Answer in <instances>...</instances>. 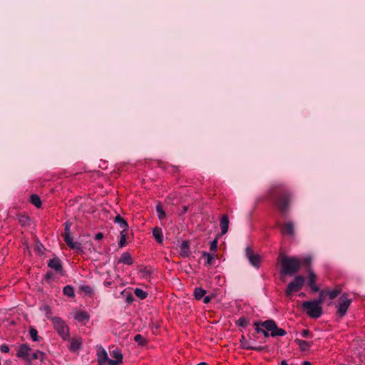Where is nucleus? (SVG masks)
Wrapping results in <instances>:
<instances>
[{
  "instance_id": "nucleus-1",
  "label": "nucleus",
  "mask_w": 365,
  "mask_h": 365,
  "mask_svg": "<svg viewBox=\"0 0 365 365\" xmlns=\"http://www.w3.org/2000/svg\"><path fill=\"white\" fill-rule=\"evenodd\" d=\"M268 197L272 200L282 216L289 212L293 199L292 192L283 183H276L271 186L268 191Z\"/></svg>"
},
{
  "instance_id": "nucleus-2",
  "label": "nucleus",
  "mask_w": 365,
  "mask_h": 365,
  "mask_svg": "<svg viewBox=\"0 0 365 365\" xmlns=\"http://www.w3.org/2000/svg\"><path fill=\"white\" fill-rule=\"evenodd\" d=\"M281 263V273L285 275L293 276L299 272L301 267V261L295 257H284Z\"/></svg>"
},
{
  "instance_id": "nucleus-3",
  "label": "nucleus",
  "mask_w": 365,
  "mask_h": 365,
  "mask_svg": "<svg viewBox=\"0 0 365 365\" xmlns=\"http://www.w3.org/2000/svg\"><path fill=\"white\" fill-rule=\"evenodd\" d=\"M302 308L306 311L307 314L313 319L319 318L323 313L322 307L314 300L304 302Z\"/></svg>"
},
{
  "instance_id": "nucleus-4",
  "label": "nucleus",
  "mask_w": 365,
  "mask_h": 365,
  "mask_svg": "<svg viewBox=\"0 0 365 365\" xmlns=\"http://www.w3.org/2000/svg\"><path fill=\"white\" fill-rule=\"evenodd\" d=\"M71 223L69 222H66L64 223L65 230L64 233L62 234V237L63 238L66 244L72 250H76V252L82 251V245L80 242H73L72 237H71Z\"/></svg>"
},
{
  "instance_id": "nucleus-5",
  "label": "nucleus",
  "mask_w": 365,
  "mask_h": 365,
  "mask_svg": "<svg viewBox=\"0 0 365 365\" xmlns=\"http://www.w3.org/2000/svg\"><path fill=\"white\" fill-rule=\"evenodd\" d=\"M52 322L54 329L61 337L65 341L68 340L70 338L69 328L65 324L64 321H63L60 317H55L52 318Z\"/></svg>"
},
{
  "instance_id": "nucleus-6",
  "label": "nucleus",
  "mask_w": 365,
  "mask_h": 365,
  "mask_svg": "<svg viewBox=\"0 0 365 365\" xmlns=\"http://www.w3.org/2000/svg\"><path fill=\"white\" fill-rule=\"evenodd\" d=\"M262 327L267 331H270L269 336L272 337L283 336L287 334V331L284 329L277 327L276 322L273 319L264 321L262 322Z\"/></svg>"
},
{
  "instance_id": "nucleus-7",
  "label": "nucleus",
  "mask_w": 365,
  "mask_h": 365,
  "mask_svg": "<svg viewBox=\"0 0 365 365\" xmlns=\"http://www.w3.org/2000/svg\"><path fill=\"white\" fill-rule=\"evenodd\" d=\"M305 278L303 276L299 275L295 277L293 281L289 283L285 290L287 297H290L293 292L299 291L304 286Z\"/></svg>"
},
{
  "instance_id": "nucleus-8",
  "label": "nucleus",
  "mask_w": 365,
  "mask_h": 365,
  "mask_svg": "<svg viewBox=\"0 0 365 365\" xmlns=\"http://www.w3.org/2000/svg\"><path fill=\"white\" fill-rule=\"evenodd\" d=\"M32 349L27 343L20 344L16 349V356L23 359L26 365H31V359L30 358Z\"/></svg>"
},
{
  "instance_id": "nucleus-9",
  "label": "nucleus",
  "mask_w": 365,
  "mask_h": 365,
  "mask_svg": "<svg viewBox=\"0 0 365 365\" xmlns=\"http://www.w3.org/2000/svg\"><path fill=\"white\" fill-rule=\"evenodd\" d=\"M351 303V299L348 298L347 294H344L339 298L336 314L340 318L345 316Z\"/></svg>"
},
{
  "instance_id": "nucleus-10",
  "label": "nucleus",
  "mask_w": 365,
  "mask_h": 365,
  "mask_svg": "<svg viewBox=\"0 0 365 365\" xmlns=\"http://www.w3.org/2000/svg\"><path fill=\"white\" fill-rule=\"evenodd\" d=\"M245 256L248 259L250 263L255 267L259 268L260 264V256L254 254L252 248L247 247L245 249Z\"/></svg>"
},
{
  "instance_id": "nucleus-11",
  "label": "nucleus",
  "mask_w": 365,
  "mask_h": 365,
  "mask_svg": "<svg viewBox=\"0 0 365 365\" xmlns=\"http://www.w3.org/2000/svg\"><path fill=\"white\" fill-rule=\"evenodd\" d=\"M283 235L292 237L294 235V225L293 222H287L282 225L277 223Z\"/></svg>"
},
{
  "instance_id": "nucleus-12",
  "label": "nucleus",
  "mask_w": 365,
  "mask_h": 365,
  "mask_svg": "<svg viewBox=\"0 0 365 365\" xmlns=\"http://www.w3.org/2000/svg\"><path fill=\"white\" fill-rule=\"evenodd\" d=\"M82 345V339L81 337H74L72 338L70 342V344L68 346V349L71 352H76L78 351Z\"/></svg>"
},
{
  "instance_id": "nucleus-13",
  "label": "nucleus",
  "mask_w": 365,
  "mask_h": 365,
  "mask_svg": "<svg viewBox=\"0 0 365 365\" xmlns=\"http://www.w3.org/2000/svg\"><path fill=\"white\" fill-rule=\"evenodd\" d=\"M108 359L106 351L101 346L97 351L98 364H106Z\"/></svg>"
},
{
  "instance_id": "nucleus-14",
  "label": "nucleus",
  "mask_w": 365,
  "mask_h": 365,
  "mask_svg": "<svg viewBox=\"0 0 365 365\" xmlns=\"http://www.w3.org/2000/svg\"><path fill=\"white\" fill-rule=\"evenodd\" d=\"M230 220L227 215H222L220 219V226L221 229V235H225L229 229Z\"/></svg>"
},
{
  "instance_id": "nucleus-15",
  "label": "nucleus",
  "mask_w": 365,
  "mask_h": 365,
  "mask_svg": "<svg viewBox=\"0 0 365 365\" xmlns=\"http://www.w3.org/2000/svg\"><path fill=\"white\" fill-rule=\"evenodd\" d=\"M48 266L51 269H53L56 272H61L63 269L61 260L58 257L51 259L48 262Z\"/></svg>"
},
{
  "instance_id": "nucleus-16",
  "label": "nucleus",
  "mask_w": 365,
  "mask_h": 365,
  "mask_svg": "<svg viewBox=\"0 0 365 365\" xmlns=\"http://www.w3.org/2000/svg\"><path fill=\"white\" fill-rule=\"evenodd\" d=\"M114 222L118 224L119 227L122 229L120 232H125L128 229V222L120 215L115 216V217L114 218Z\"/></svg>"
},
{
  "instance_id": "nucleus-17",
  "label": "nucleus",
  "mask_w": 365,
  "mask_h": 365,
  "mask_svg": "<svg viewBox=\"0 0 365 365\" xmlns=\"http://www.w3.org/2000/svg\"><path fill=\"white\" fill-rule=\"evenodd\" d=\"M118 263H123L127 265H131L133 263L131 255L128 252H123L118 260Z\"/></svg>"
},
{
  "instance_id": "nucleus-18",
  "label": "nucleus",
  "mask_w": 365,
  "mask_h": 365,
  "mask_svg": "<svg viewBox=\"0 0 365 365\" xmlns=\"http://www.w3.org/2000/svg\"><path fill=\"white\" fill-rule=\"evenodd\" d=\"M153 235L155 237V240L158 243H162L163 242V231H162L161 228H160L158 227H154L153 229Z\"/></svg>"
},
{
  "instance_id": "nucleus-19",
  "label": "nucleus",
  "mask_w": 365,
  "mask_h": 365,
  "mask_svg": "<svg viewBox=\"0 0 365 365\" xmlns=\"http://www.w3.org/2000/svg\"><path fill=\"white\" fill-rule=\"evenodd\" d=\"M189 241L184 240L180 245V255L182 257H187L190 255Z\"/></svg>"
},
{
  "instance_id": "nucleus-20",
  "label": "nucleus",
  "mask_w": 365,
  "mask_h": 365,
  "mask_svg": "<svg viewBox=\"0 0 365 365\" xmlns=\"http://www.w3.org/2000/svg\"><path fill=\"white\" fill-rule=\"evenodd\" d=\"M262 322L260 321H256L254 322V326L255 327V331L257 334H262L264 337H268L269 336V331H267L264 328L262 329L260 327H262Z\"/></svg>"
},
{
  "instance_id": "nucleus-21",
  "label": "nucleus",
  "mask_w": 365,
  "mask_h": 365,
  "mask_svg": "<svg viewBox=\"0 0 365 365\" xmlns=\"http://www.w3.org/2000/svg\"><path fill=\"white\" fill-rule=\"evenodd\" d=\"M75 319L78 322H86L89 319V316L86 312H78L75 315Z\"/></svg>"
},
{
  "instance_id": "nucleus-22",
  "label": "nucleus",
  "mask_w": 365,
  "mask_h": 365,
  "mask_svg": "<svg viewBox=\"0 0 365 365\" xmlns=\"http://www.w3.org/2000/svg\"><path fill=\"white\" fill-rule=\"evenodd\" d=\"M294 341L300 347L302 351H307L310 348V343L307 341L296 339Z\"/></svg>"
},
{
  "instance_id": "nucleus-23",
  "label": "nucleus",
  "mask_w": 365,
  "mask_h": 365,
  "mask_svg": "<svg viewBox=\"0 0 365 365\" xmlns=\"http://www.w3.org/2000/svg\"><path fill=\"white\" fill-rule=\"evenodd\" d=\"M29 332L33 341H39L41 339H42V337L38 335V331L35 329V327H30Z\"/></svg>"
},
{
  "instance_id": "nucleus-24",
  "label": "nucleus",
  "mask_w": 365,
  "mask_h": 365,
  "mask_svg": "<svg viewBox=\"0 0 365 365\" xmlns=\"http://www.w3.org/2000/svg\"><path fill=\"white\" fill-rule=\"evenodd\" d=\"M193 294L197 300H200L205 295L206 291L201 287H195Z\"/></svg>"
},
{
  "instance_id": "nucleus-25",
  "label": "nucleus",
  "mask_w": 365,
  "mask_h": 365,
  "mask_svg": "<svg viewBox=\"0 0 365 365\" xmlns=\"http://www.w3.org/2000/svg\"><path fill=\"white\" fill-rule=\"evenodd\" d=\"M240 348L246 350H250L253 349V346H251L249 341L246 339L244 335H242L240 339Z\"/></svg>"
},
{
  "instance_id": "nucleus-26",
  "label": "nucleus",
  "mask_w": 365,
  "mask_h": 365,
  "mask_svg": "<svg viewBox=\"0 0 365 365\" xmlns=\"http://www.w3.org/2000/svg\"><path fill=\"white\" fill-rule=\"evenodd\" d=\"M30 358L31 359V361L35 359H40L41 361H43L45 358V353L37 350L34 353L31 352Z\"/></svg>"
},
{
  "instance_id": "nucleus-27",
  "label": "nucleus",
  "mask_w": 365,
  "mask_h": 365,
  "mask_svg": "<svg viewBox=\"0 0 365 365\" xmlns=\"http://www.w3.org/2000/svg\"><path fill=\"white\" fill-rule=\"evenodd\" d=\"M30 201L37 208H39L41 207L42 202H41L40 197L38 195H36V194L31 195L30 197Z\"/></svg>"
},
{
  "instance_id": "nucleus-28",
  "label": "nucleus",
  "mask_w": 365,
  "mask_h": 365,
  "mask_svg": "<svg viewBox=\"0 0 365 365\" xmlns=\"http://www.w3.org/2000/svg\"><path fill=\"white\" fill-rule=\"evenodd\" d=\"M202 257L206 258V261L205 262V266H211L214 263V257L213 256L207 253L206 252H202Z\"/></svg>"
},
{
  "instance_id": "nucleus-29",
  "label": "nucleus",
  "mask_w": 365,
  "mask_h": 365,
  "mask_svg": "<svg viewBox=\"0 0 365 365\" xmlns=\"http://www.w3.org/2000/svg\"><path fill=\"white\" fill-rule=\"evenodd\" d=\"M18 220L22 226L29 225L30 218L27 215H18Z\"/></svg>"
},
{
  "instance_id": "nucleus-30",
  "label": "nucleus",
  "mask_w": 365,
  "mask_h": 365,
  "mask_svg": "<svg viewBox=\"0 0 365 365\" xmlns=\"http://www.w3.org/2000/svg\"><path fill=\"white\" fill-rule=\"evenodd\" d=\"M63 294L69 297H73L75 296L74 289L71 285H66L63 289Z\"/></svg>"
},
{
  "instance_id": "nucleus-31",
  "label": "nucleus",
  "mask_w": 365,
  "mask_h": 365,
  "mask_svg": "<svg viewBox=\"0 0 365 365\" xmlns=\"http://www.w3.org/2000/svg\"><path fill=\"white\" fill-rule=\"evenodd\" d=\"M327 297V292L326 290H322L319 292V298L317 299H314L317 303H318L320 306L325 301L326 297Z\"/></svg>"
},
{
  "instance_id": "nucleus-32",
  "label": "nucleus",
  "mask_w": 365,
  "mask_h": 365,
  "mask_svg": "<svg viewBox=\"0 0 365 365\" xmlns=\"http://www.w3.org/2000/svg\"><path fill=\"white\" fill-rule=\"evenodd\" d=\"M134 341L140 346H145L148 344V340L141 334H136L134 336Z\"/></svg>"
},
{
  "instance_id": "nucleus-33",
  "label": "nucleus",
  "mask_w": 365,
  "mask_h": 365,
  "mask_svg": "<svg viewBox=\"0 0 365 365\" xmlns=\"http://www.w3.org/2000/svg\"><path fill=\"white\" fill-rule=\"evenodd\" d=\"M156 212L158 213L159 220H161L165 218L166 214H165V211L163 210L161 203H160V202L158 203V205H156Z\"/></svg>"
},
{
  "instance_id": "nucleus-34",
  "label": "nucleus",
  "mask_w": 365,
  "mask_h": 365,
  "mask_svg": "<svg viewBox=\"0 0 365 365\" xmlns=\"http://www.w3.org/2000/svg\"><path fill=\"white\" fill-rule=\"evenodd\" d=\"M236 324L241 327H246L250 324V319L247 317H241L236 322Z\"/></svg>"
},
{
  "instance_id": "nucleus-35",
  "label": "nucleus",
  "mask_w": 365,
  "mask_h": 365,
  "mask_svg": "<svg viewBox=\"0 0 365 365\" xmlns=\"http://www.w3.org/2000/svg\"><path fill=\"white\" fill-rule=\"evenodd\" d=\"M134 294L140 299H144L148 296V293L140 288H136L134 290Z\"/></svg>"
},
{
  "instance_id": "nucleus-36",
  "label": "nucleus",
  "mask_w": 365,
  "mask_h": 365,
  "mask_svg": "<svg viewBox=\"0 0 365 365\" xmlns=\"http://www.w3.org/2000/svg\"><path fill=\"white\" fill-rule=\"evenodd\" d=\"M79 289L81 292H84L85 294H86L88 295L91 296L93 294V289L89 285H86V284L81 285L79 287Z\"/></svg>"
},
{
  "instance_id": "nucleus-37",
  "label": "nucleus",
  "mask_w": 365,
  "mask_h": 365,
  "mask_svg": "<svg viewBox=\"0 0 365 365\" xmlns=\"http://www.w3.org/2000/svg\"><path fill=\"white\" fill-rule=\"evenodd\" d=\"M308 273H309V277H308L309 286L311 284H314L316 282V279H317V276H316L315 273L311 269L308 270Z\"/></svg>"
},
{
  "instance_id": "nucleus-38",
  "label": "nucleus",
  "mask_w": 365,
  "mask_h": 365,
  "mask_svg": "<svg viewBox=\"0 0 365 365\" xmlns=\"http://www.w3.org/2000/svg\"><path fill=\"white\" fill-rule=\"evenodd\" d=\"M126 245V234L123 232H120V241L118 242L119 248H123Z\"/></svg>"
},
{
  "instance_id": "nucleus-39",
  "label": "nucleus",
  "mask_w": 365,
  "mask_h": 365,
  "mask_svg": "<svg viewBox=\"0 0 365 365\" xmlns=\"http://www.w3.org/2000/svg\"><path fill=\"white\" fill-rule=\"evenodd\" d=\"M111 356L117 360L123 361V354L118 349H115L111 352Z\"/></svg>"
},
{
  "instance_id": "nucleus-40",
  "label": "nucleus",
  "mask_w": 365,
  "mask_h": 365,
  "mask_svg": "<svg viewBox=\"0 0 365 365\" xmlns=\"http://www.w3.org/2000/svg\"><path fill=\"white\" fill-rule=\"evenodd\" d=\"M327 296L330 298V299H335L339 294L340 291L337 289H334L332 291H327Z\"/></svg>"
},
{
  "instance_id": "nucleus-41",
  "label": "nucleus",
  "mask_w": 365,
  "mask_h": 365,
  "mask_svg": "<svg viewBox=\"0 0 365 365\" xmlns=\"http://www.w3.org/2000/svg\"><path fill=\"white\" fill-rule=\"evenodd\" d=\"M44 279L47 282H50L51 281H52L53 279V274L52 272L49 271L45 275H44Z\"/></svg>"
},
{
  "instance_id": "nucleus-42",
  "label": "nucleus",
  "mask_w": 365,
  "mask_h": 365,
  "mask_svg": "<svg viewBox=\"0 0 365 365\" xmlns=\"http://www.w3.org/2000/svg\"><path fill=\"white\" fill-rule=\"evenodd\" d=\"M301 335L304 338H312V334L309 329H303L302 331Z\"/></svg>"
},
{
  "instance_id": "nucleus-43",
  "label": "nucleus",
  "mask_w": 365,
  "mask_h": 365,
  "mask_svg": "<svg viewBox=\"0 0 365 365\" xmlns=\"http://www.w3.org/2000/svg\"><path fill=\"white\" fill-rule=\"evenodd\" d=\"M217 239H215L210 244V251L212 252H215L217 249Z\"/></svg>"
},
{
  "instance_id": "nucleus-44",
  "label": "nucleus",
  "mask_w": 365,
  "mask_h": 365,
  "mask_svg": "<svg viewBox=\"0 0 365 365\" xmlns=\"http://www.w3.org/2000/svg\"><path fill=\"white\" fill-rule=\"evenodd\" d=\"M123 361H120L119 360H113V359H108V361H107L106 363H108L109 365H119L120 364H121Z\"/></svg>"
},
{
  "instance_id": "nucleus-45",
  "label": "nucleus",
  "mask_w": 365,
  "mask_h": 365,
  "mask_svg": "<svg viewBox=\"0 0 365 365\" xmlns=\"http://www.w3.org/2000/svg\"><path fill=\"white\" fill-rule=\"evenodd\" d=\"M0 350L4 353H9L10 349L8 345L4 344L0 346Z\"/></svg>"
},
{
  "instance_id": "nucleus-46",
  "label": "nucleus",
  "mask_w": 365,
  "mask_h": 365,
  "mask_svg": "<svg viewBox=\"0 0 365 365\" xmlns=\"http://www.w3.org/2000/svg\"><path fill=\"white\" fill-rule=\"evenodd\" d=\"M311 257H305L302 259V261L301 262V264H305L306 266H309L310 264H311Z\"/></svg>"
},
{
  "instance_id": "nucleus-47",
  "label": "nucleus",
  "mask_w": 365,
  "mask_h": 365,
  "mask_svg": "<svg viewBox=\"0 0 365 365\" xmlns=\"http://www.w3.org/2000/svg\"><path fill=\"white\" fill-rule=\"evenodd\" d=\"M213 299V296H206L203 299V302L205 304H208Z\"/></svg>"
},
{
  "instance_id": "nucleus-48",
  "label": "nucleus",
  "mask_w": 365,
  "mask_h": 365,
  "mask_svg": "<svg viewBox=\"0 0 365 365\" xmlns=\"http://www.w3.org/2000/svg\"><path fill=\"white\" fill-rule=\"evenodd\" d=\"M265 349V347L264 346H253V349H251L250 350H255V351H262Z\"/></svg>"
},
{
  "instance_id": "nucleus-49",
  "label": "nucleus",
  "mask_w": 365,
  "mask_h": 365,
  "mask_svg": "<svg viewBox=\"0 0 365 365\" xmlns=\"http://www.w3.org/2000/svg\"><path fill=\"white\" fill-rule=\"evenodd\" d=\"M104 235L102 232H98L96 235H95V239L97 240H102L103 238Z\"/></svg>"
},
{
  "instance_id": "nucleus-50",
  "label": "nucleus",
  "mask_w": 365,
  "mask_h": 365,
  "mask_svg": "<svg viewBox=\"0 0 365 365\" xmlns=\"http://www.w3.org/2000/svg\"><path fill=\"white\" fill-rule=\"evenodd\" d=\"M309 287H310L312 291H313L314 292H319V287L316 285V284H311V285H309Z\"/></svg>"
},
{
  "instance_id": "nucleus-51",
  "label": "nucleus",
  "mask_w": 365,
  "mask_h": 365,
  "mask_svg": "<svg viewBox=\"0 0 365 365\" xmlns=\"http://www.w3.org/2000/svg\"><path fill=\"white\" fill-rule=\"evenodd\" d=\"M43 310L46 312V314L51 312V309L49 306L46 305L43 307Z\"/></svg>"
},
{
  "instance_id": "nucleus-52",
  "label": "nucleus",
  "mask_w": 365,
  "mask_h": 365,
  "mask_svg": "<svg viewBox=\"0 0 365 365\" xmlns=\"http://www.w3.org/2000/svg\"><path fill=\"white\" fill-rule=\"evenodd\" d=\"M182 210H181V214H184L187 211V207H186V206H183L182 207Z\"/></svg>"
},
{
  "instance_id": "nucleus-53",
  "label": "nucleus",
  "mask_w": 365,
  "mask_h": 365,
  "mask_svg": "<svg viewBox=\"0 0 365 365\" xmlns=\"http://www.w3.org/2000/svg\"><path fill=\"white\" fill-rule=\"evenodd\" d=\"M302 365H313V364L308 361H305L303 362Z\"/></svg>"
},
{
  "instance_id": "nucleus-54",
  "label": "nucleus",
  "mask_w": 365,
  "mask_h": 365,
  "mask_svg": "<svg viewBox=\"0 0 365 365\" xmlns=\"http://www.w3.org/2000/svg\"><path fill=\"white\" fill-rule=\"evenodd\" d=\"M280 365H289V364H287V362L285 360H282L280 362Z\"/></svg>"
},
{
  "instance_id": "nucleus-55",
  "label": "nucleus",
  "mask_w": 365,
  "mask_h": 365,
  "mask_svg": "<svg viewBox=\"0 0 365 365\" xmlns=\"http://www.w3.org/2000/svg\"><path fill=\"white\" fill-rule=\"evenodd\" d=\"M127 300H128V302L132 301V300H133V297H132L131 296H130V297H127Z\"/></svg>"
},
{
  "instance_id": "nucleus-56",
  "label": "nucleus",
  "mask_w": 365,
  "mask_h": 365,
  "mask_svg": "<svg viewBox=\"0 0 365 365\" xmlns=\"http://www.w3.org/2000/svg\"><path fill=\"white\" fill-rule=\"evenodd\" d=\"M197 365H207V364L205 362H201L200 364H197Z\"/></svg>"
},
{
  "instance_id": "nucleus-57",
  "label": "nucleus",
  "mask_w": 365,
  "mask_h": 365,
  "mask_svg": "<svg viewBox=\"0 0 365 365\" xmlns=\"http://www.w3.org/2000/svg\"><path fill=\"white\" fill-rule=\"evenodd\" d=\"M144 272H145L146 274H150V272H149V271H148V270L146 269V268H145V269H144Z\"/></svg>"
},
{
  "instance_id": "nucleus-58",
  "label": "nucleus",
  "mask_w": 365,
  "mask_h": 365,
  "mask_svg": "<svg viewBox=\"0 0 365 365\" xmlns=\"http://www.w3.org/2000/svg\"><path fill=\"white\" fill-rule=\"evenodd\" d=\"M40 247H43V245L41 244H40V245L37 246V249L38 250V251H40Z\"/></svg>"
},
{
  "instance_id": "nucleus-59",
  "label": "nucleus",
  "mask_w": 365,
  "mask_h": 365,
  "mask_svg": "<svg viewBox=\"0 0 365 365\" xmlns=\"http://www.w3.org/2000/svg\"><path fill=\"white\" fill-rule=\"evenodd\" d=\"M300 296H304V293H301Z\"/></svg>"
},
{
  "instance_id": "nucleus-60",
  "label": "nucleus",
  "mask_w": 365,
  "mask_h": 365,
  "mask_svg": "<svg viewBox=\"0 0 365 365\" xmlns=\"http://www.w3.org/2000/svg\"><path fill=\"white\" fill-rule=\"evenodd\" d=\"M98 365H106V364H98Z\"/></svg>"
}]
</instances>
